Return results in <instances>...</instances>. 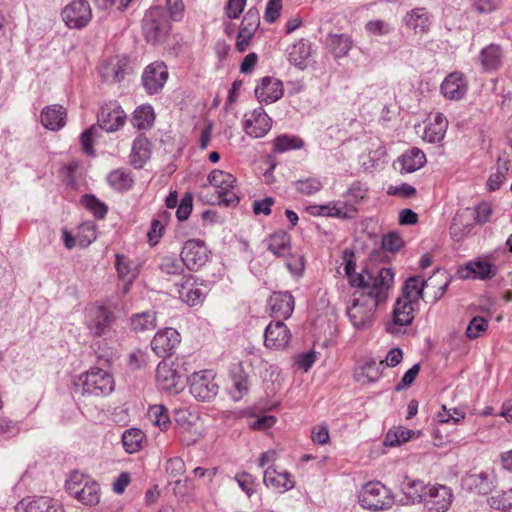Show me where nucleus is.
<instances>
[{
  "label": "nucleus",
  "mask_w": 512,
  "mask_h": 512,
  "mask_svg": "<svg viewBox=\"0 0 512 512\" xmlns=\"http://www.w3.org/2000/svg\"><path fill=\"white\" fill-rule=\"evenodd\" d=\"M417 436L418 434L413 430L404 427H396L387 432L385 443L389 446H397Z\"/></svg>",
  "instance_id": "obj_55"
},
{
  "label": "nucleus",
  "mask_w": 512,
  "mask_h": 512,
  "mask_svg": "<svg viewBox=\"0 0 512 512\" xmlns=\"http://www.w3.org/2000/svg\"><path fill=\"white\" fill-rule=\"evenodd\" d=\"M284 93L283 84L279 79L263 77L255 89V96L261 103L270 104L279 100Z\"/></svg>",
  "instance_id": "obj_26"
},
{
  "label": "nucleus",
  "mask_w": 512,
  "mask_h": 512,
  "mask_svg": "<svg viewBox=\"0 0 512 512\" xmlns=\"http://www.w3.org/2000/svg\"><path fill=\"white\" fill-rule=\"evenodd\" d=\"M381 302L366 294L364 291H355L352 295L351 305L348 307V316L354 327L364 329L370 327L374 321L375 312Z\"/></svg>",
  "instance_id": "obj_3"
},
{
  "label": "nucleus",
  "mask_w": 512,
  "mask_h": 512,
  "mask_svg": "<svg viewBox=\"0 0 512 512\" xmlns=\"http://www.w3.org/2000/svg\"><path fill=\"white\" fill-rule=\"evenodd\" d=\"M488 328V320L481 316L474 317L466 329V336L469 339H476L482 336Z\"/></svg>",
  "instance_id": "obj_60"
},
{
  "label": "nucleus",
  "mask_w": 512,
  "mask_h": 512,
  "mask_svg": "<svg viewBox=\"0 0 512 512\" xmlns=\"http://www.w3.org/2000/svg\"><path fill=\"white\" fill-rule=\"evenodd\" d=\"M424 286L425 280L420 275L411 276L405 281L402 293L394 304L391 319L385 325L388 333L400 334L412 324L419 300L423 296Z\"/></svg>",
  "instance_id": "obj_1"
},
{
  "label": "nucleus",
  "mask_w": 512,
  "mask_h": 512,
  "mask_svg": "<svg viewBox=\"0 0 512 512\" xmlns=\"http://www.w3.org/2000/svg\"><path fill=\"white\" fill-rule=\"evenodd\" d=\"M328 41L332 53L336 57L346 56L353 44L351 37L346 34L329 35Z\"/></svg>",
  "instance_id": "obj_52"
},
{
  "label": "nucleus",
  "mask_w": 512,
  "mask_h": 512,
  "mask_svg": "<svg viewBox=\"0 0 512 512\" xmlns=\"http://www.w3.org/2000/svg\"><path fill=\"white\" fill-rule=\"evenodd\" d=\"M80 203L84 208L90 211L96 219H104L108 212V206L91 194L83 195Z\"/></svg>",
  "instance_id": "obj_53"
},
{
  "label": "nucleus",
  "mask_w": 512,
  "mask_h": 512,
  "mask_svg": "<svg viewBox=\"0 0 512 512\" xmlns=\"http://www.w3.org/2000/svg\"><path fill=\"white\" fill-rule=\"evenodd\" d=\"M63 242L67 249L76 245L82 248L88 247L97 238V226L93 222H83L77 227L76 235L73 236L67 229L62 230Z\"/></svg>",
  "instance_id": "obj_19"
},
{
  "label": "nucleus",
  "mask_w": 512,
  "mask_h": 512,
  "mask_svg": "<svg viewBox=\"0 0 512 512\" xmlns=\"http://www.w3.org/2000/svg\"><path fill=\"white\" fill-rule=\"evenodd\" d=\"M168 79V70L164 62L155 61L148 65L142 75L143 86L149 94L158 93Z\"/></svg>",
  "instance_id": "obj_20"
},
{
  "label": "nucleus",
  "mask_w": 512,
  "mask_h": 512,
  "mask_svg": "<svg viewBox=\"0 0 512 512\" xmlns=\"http://www.w3.org/2000/svg\"><path fill=\"white\" fill-rule=\"evenodd\" d=\"M456 432V429L449 432L446 431L443 427L436 426L432 433L433 444L437 447H447L449 445L459 447L461 443L460 441H456L454 437Z\"/></svg>",
  "instance_id": "obj_58"
},
{
  "label": "nucleus",
  "mask_w": 512,
  "mask_h": 512,
  "mask_svg": "<svg viewBox=\"0 0 512 512\" xmlns=\"http://www.w3.org/2000/svg\"><path fill=\"white\" fill-rule=\"evenodd\" d=\"M247 0H228L224 6V14L228 20L238 19L245 7Z\"/></svg>",
  "instance_id": "obj_62"
},
{
  "label": "nucleus",
  "mask_w": 512,
  "mask_h": 512,
  "mask_svg": "<svg viewBox=\"0 0 512 512\" xmlns=\"http://www.w3.org/2000/svg\"><path fill=\"white\" fill-rule=\"evenodd\" d=\"M67 120V110L59 104L48 105L44 107L40 114L42 125L52 131H58L63 128Z\"/></svg>",
  "instance_id": "obj_33"
},
{
  "label": "nucleus",
  "mask_w": 512,
  "mask_h": 512,
  "mask_svg": "<svg viewBox=\"0 0 512 512\" xmlns=\"http://www.w3.org/2000/svg\"><path fill=\"white\" fill-rule=\"evenodd\" d=\"M387 195L395 196L402 199L415 197L417 194L416 189L407 184L402 183L400 185H389L386 190Z\"/></svg>",
  "instance_id": "obj_61"
},
{
  "label": "nucleus",
  "mask_w": 512,
  "mask_h": 512,
  "mask_svg": "<svg viewBox=\"0 0 512 512\" xmlns=\"http://www.w3.org/2000/svg\"><path fill=\"white\" fill-rule=\"evenodd\" d=\"M466 481L471 490L480 494H486L491 490V481L486 472L471 473Z\"/></svg>",
  "instance_id": "obj_56"
},
{
  "label": "nucleus",
  "mask_w": 512,
  "mask_h": 512,
  "mask_svg": "<svg viewBox=\"0 0 512 512\" xmlns=\"http://www.w3.org/2000/svg\"><path fill=\"white\" fill-rule=\"evenodd\" d=\"M184 362L182 359L161 361L155 374V382L158 389L165 392H177L181 383L183 373L181 368Z\"/></svg>",
  "instance_id": "obj_6"
},
{
  "label": "nucleus",
  "mask_w": 512,
  "mask_h": 512,
  "mask_svg": "<svg viewBox=\"0 0 512 512\" xmlns=\"http://www.w3.org/2000/svg\"><path fill=\"white\" fill-rule=\"evenodd\" d=\"M235 480L237 481L240 488L250 497L253 493L256 492V480L254 476L248 472H239L235 476Z\"/></svg>",
  "instance_id": "obj_63"
},
{
  "label": "nucleus",
  "mask_w": 512,
  "mask_h": 512,
  "mask_svg": "<svg viewBox=\"0 0 512 512\" xmlns=\"http://www.w3.org/2000/svg\"><path fill=\"white\" fill-rule=\"evenodd\" d=\"M115 267L119 278L127 281V284L124 287V292H128L129 285L137 277L138 272L136 268L132 267V263L128 257L121 254L116 255Z\"/></svg>",
  "instance_id": "obj_46"
},
{
  "label": "nucleus",
  "mask_w": 512,
  "mask_h": 512,
  "mask_svg": "<svg viewBox=\"0 0 512 512\" xmlns=\"http://www.w3.org/2000/svg\"><path fill=\"white\" fill-rule=\"evenodd\" d=\"M200 416L189 408H179L174 411L175 433L186 445L196 443L202 433L198 425Z\"/></svg>",
  "instance_id": "obj_4"
},
{
  "label": "nucleus",
  "mask_w": 512,
  "mask_h": 512,
  "mask_svg": "<svg viewBox=\"0 0 512 512\" xmlns=\"http://www.w3.org/2000/svg\"><path fill=\"white\" fill-rule=\"evenodd\" d=\"M145 434L139 429H130L124 432L122 436V444L126 452H138L145 442Z\"/></svg>",
  "instance_id": "obj_50"
},
{
  "label": "nucleus",
  "mask_w": 512,
  "mask_h": 512,
  "mask_svg": "<svg viewBox=\"0 0 512 512\" xmlns=\"http://www.w3.org/2000/svg\"><path fill=\"white\" fill-rule=\"evenodd\" d=\"M155 121V112L151 105H141L133 113L132 124L139 130L149 129Z\"/></svg>",
  "instance_id": "obj_45"
},
{
  "label": "nucleus",
  "mask_w": 512,
  "mask_h": 512,
  "mask_svg": "<svg viewBox=\"0 0 512 512\" xmlns=\"http://www.w3.org/2000/svg\"><path fill=\"white\" fill-rule=\"evenodd\" d=\"M109 185L119 191L124 192L133 187L134 179L129 171L123 169H115L107 176Z\"/></svg>",
  "instance_id": "obj_44"
},
{
  "label": "nucleus",
  "mask_w": 512,
  "mask_h": 512,
  "mask_svg": "<svg viewBox=\"0 0 512 512\" xmlns=\"http://www.w3.org/2000/svg\"><path fill=\"white\" fill-rule=\"evenodd\" d=\"M242 128L248 136L262 138L271 130L272 119L263 108L258 107L244 114Z\"/></svg>",
  "instance_id": "obj_13"
},
{
  "label": "nucleus",
  "mask_w": 512,
  "mask_h": 512,
  "mask_svg": "<svg viewBox=\"0 0 512 512\" xmlns=\"http://www.w3.org/2000/svg\"><path fill=\"white\" fill-rule=\"evenodd\" d=\"M128 68V60L122 56H111L100 66V74L104 80L109 82L120 81Z\"/></svg>",
  "instance_id": "obj_34"
},
{
  "label": "nucleus",
  "mask_w": 512,
  "mask_h": 512,
  "mask_svg": "<svg viewBox=\"0 0 512 512\" xmlns=\"http://www.w3.org/2000/svg\"><path fill=\"white\" fill-rule=\"evenodd\" d=\"M448 120L440 113H430L424 120V130L422 138L430 143L440 142L446 133Z\"/></svg>",
  "instance_id": "obj_25"
},
{
  "label": "nucleus",
  "mask_w": 512,
  "mask_h": 512,
  "mask_svg": "<svg viewBox=\"0 0 512 512\" xmlns=\"http://www.w3.org/2000/svg\"><path fill=\"white\" fill-rule=\"evenodd\" d=\"M312 54V46L309 42L301 39L297 41L289 50L288 60L289 62L300 68L304 69L307 67L309 59Z\"/></svg>",
  "instance_id": "obj_39"
},
{
  "label": "nucleus",
  "mask_w": 512,
  "mask_h": 512,
  "mask_svg": "<svg viewBox=\"0 0 512 512\" xmlns=\"http://www.w3.org/2000/svg\"><path fill=\"white\" fill-rule=\"evenodd\" d=\"M460 276L464 279H490L496 274V267L490 259L483 258L469 261L464 267L459 269Z\"/></svg>",
  "instance_id": "obj_29"
},
{
  "label": "nucleus",
  "mask_w": 512,
  "mask_h": 512,
  "mask_svg": "<svg viewBox=\"0 0 512 512\" xmlns=\"http://www.w3.org/2000/svg\"><path fill=\"white\" fill-rule=\"evenodd\" d=\"M80 163L76 160H71L62 165L59 170V177L61 181L65 184V198L69 200L74 199L73 192L79 190V185L77 182V178L82 176V172L80 169Z\"/></svg>",
  "instance_id": "obj_30"
},
{
  "label": "nucleus",
  "mask_w": 512,
  "mask_h": 512,
  "mask_svg": "<svg viewBox=\"0 0 512 512\" xmlns=\"http://www.w3.org/2000/svg\"><path fill=\"white\" fill-rule=\"evenodd\" d=\"M76 385L81 387L84 395L102 397L114 391L115 380L110 372L92 367L78 376Z\"/></svg>",
  "instance_id": "obj_2"
},
{
  "label": "nucleus",
  "mask_w": 512,
  "mask_h": 512,
  "mask_svg": "<svg viewBox=\"0 0 512 512\" xmlns=\"http://www.w3.org/2000/svg\"><path fill=\"white\" fill-rule=\"evenodd\" d=\"M480 62L486 71L497 70L502 64V50L499 45L490 44L480 53Z\"/></svg>",
  "instance_id": "obj_42"
},
{
  "label": "nucleus",
  "mask_w": 512,
  "mask_h": 512,
  "mask_svg": "<svg viewBox=\"0 0 512 512\" xmlns=\"http://www.w3.org/2000/svg\"><path fill=\"white\" fill-rule=\"evenodd\" d=\"M476 225L472 208L466 207L459 209L453 217L450 234L456 241L462 240L467 236Z\"/></svg>",
  "instance_id": "obj_28"
},
{
  "label": "nucleus",
  "mask_w": 512,
  "mask_h": 512,
  "mask_svg": "<svg viewBox=\"0 0 512 512\" xmlns=\"http://www.w3.org/2000/svg\"><path fill=\"white\" fill-rule=\"evenodd\" d=\"M131 326L135 331L153 330L156 327L155 312H142L133 315Z\"/></svg>",
  "instance_id": "obj_57"
},
{
  "label": "nucleus",
  "mask_w": 512,
  "mask_h": 512,
  "mask_svg": "<svg viewBox=\"0 0 512 512\" xmlns=\"http://www.w3.org/2000/svg\"><path fill=\"white\" fill-rule=\"evenodd\" d=\"M212 370H203L192 374L190 379V393L198 401H210L218 393V385L214 381Z\"/></svg>",
  "instance_id": "obj_12"
},
{
  "label": "nucleus",
  "mask_w": 512,
  "mask_h": 512,
  "mask_svg": "<svg viewBox=\"0 0 512 512\" xmlns=\"http://www.w3.org/2000/svg\"><path fill=\"white\" fill-rule=\"evenodd\" d=\"M490 508L494 510L506 511L512 508V488L502 491L487 499Z\"/></svg>",
  "instance_id": "obj_59"
},
{
  "label": "nucleus",
  "mask_w": 512,
  "mask_h": 512,
  "mask_svg": "<svg viewBox=\"0 0 512 512\" xmlns=\"http://www.w3.org/2000/svg\"><path fill=\"white\" fill-rule=\"evenodd\" d=\"M360 505L372 511L388 509L393 504L389 489L379 481L365 484L359 494Z\"/></svg>",
  "instance_id": "obj_5"
},
{
  "label": "nucleus",
  "mask_w": 512,
  "mask_h": 512,
  "mask_svg": "<svg viewBox=\"0 0 512 512\" xmlns=\"http://www.w3.org/2000/svg\"><path fill=\"white\" fill-rule=\"evenodd\" d=\"M398 161L401 165V171L410 173L420 169L425 164L426 156L422 150L412 148L406 151Z\"/></svg>",
  "instance_id": "obj_41"
},
{
  "label": "nucleus",
  "mask_w": 512,
  "mask_h": 512,
  "mask_svg": "<svg viewBox=\"0 0 512 512\" xmlns=\"http://www.w3.org/2000/svg\"><path fill=\"white\" fill-rule=\"evenodd\" d=\"M67 490L85 505H96L100 499L98 483L78 473L71 475L67 482Z\"/></svg>",
  "instance_id": "obj_9"
},
{
  "label": "nucleus",
  "mask_w": 512,
  "mask_h": 512,
  "mask_svg": "<svg viewBox=\"0 0 512 512\" xmlns=\"http://www.w3.org/2000/svg\"><path fill=\"white\" fill-rule=\"evenodd\" d=\"M384 369V361L376 362L375 360H367L360 365L355 372L356 380L362 384H367L377 381Z\"/></svg>",
  "instance_id": "obj_38"
},
{
  "label": "nucleus",
  "mask_w": 512,
  "mask_h": 512,
  "mask_svg": "<svg viewBox=\"0 0 512 512\" xmlns=\"http://www.w3.org/2000/svg\"><path fill=\"white\" fill-rule=\"evenodd\" d=\"M182 264L190 271H198L210 260L211 252L200 239L187 240L181 249Z\"/></svg>",
  "instance_id": "obj_10"
},
{
  "label": "nucleus",
  "mask_w": 512,
  "mask_h": 512,
  "mask_svg": "<svg viewBox=\"0 0 512 512\" xmlns=\"http://www.w3.org/2000/svg\"><path fill=\"white\" fill-rule=\"evenodd\" d=\"M304 146V141L294 135L282 134L273 140V151L275 153H284L290 150L301 149Z\"/></svg>",
  "instance_id": "obj_49"
},
{
  "label": "nucleus",
  "mask_w": 512,
  "mask_h": 512,
  "mask_svg": "<svg viewBox=\"0 0 512 512\" xmlns=\"http://www.w3.org/2000/svg\"><path fill=\"white\" fill-rule=\"evenodd\" d=\"M263 481L267 487L280 492H285L295 486L293 476L285 470H279L274 465L269 466L265 470Z\"/></svg>",
  "instance_id": "obj_32"
},
{
  "label": "nucleus",
  "mask_w": 512,
  "mask_h": 512,
  "mask_svg": "<svg viewBox=\"0 0 512 512\" xmlns=\"http://www.w3.org/2000/svg\"><path fill=\"white\" fill-rule=\"evenodd\" d=\"M127 116L116 101H109L105 103L98 114L99 126L108 131L113 132L120 129L126 123Z\"/></svg>",
  "instance_id": "obj_16"
},
{
  "label": "nucleus",
  "mask_w": 512,
  "mask_h": 512,
  "mask_svg": "<svg viewBox=\"0 0 512 512\" xmlns=\"http://www.w3.org/2000/svg\"><path fill=\"white\" fill-rule=\"evenodd\" d=\"M150 157L151 142L145 135L141 134L133 141L129 155L130 164L136 169H141Z\"/></svg>",
  "instance_id": "obj_36"
},
{
  "label": "nucleus",
  "mask_w": 512,
  "mask_h": 512,
  "mask_svg": "<svg viewBox=\"0 0 512 512\" xmlns=\"http://www.w3.org/2000/svg\"><path fill=\"white\" fill-rule=\"evenodd\" d=\"M407 25L415 30V33H425L429 28V16L425 8L413 9L407 17Z\"/></svg>",
  "instance_id": "obj_51"
},
{
  "label": "nucleus",
  "mask_w": 512,
  "mask_h": 512,
  "mask_svg": "<svg viewBox=\"0 0 512 512\" xmlns=\"http://www.w3.org/2000/svg\"><path fill=\"white\" fill-rule=\"evenodd\" d=\"M345 197L349 201L346 202L347 204H352L357 208V205L366 201L369 197V187L367 183L360 180L354 181L347 189Z\"/></svg>",
  "instance_id": "obj_47"
},
{
  "label": "nucleus",
  "mask_w": 512,
  "mask_h": 512,
  "mask_svg": "<svg viewBox=\"0 0 512 512\" xmlns=\"http://www.w3.org/2000/svg\"><path fill=\"white\" fill-rule=\"evenodd\" d=\"M295 300L289 292H273L268 299L267 309L275 319H288L294 310Z\"/></svg>",
  "instance_id": "obj_22"
},
{
  "label": "nucleus",
  "mask_w": 512,
  "mask_h": 512,
  "mask_svg": "<svg viewBox=\"0 0 512 512\" xmlns=\"http://www.w3.org/2000/svg\"><path fill=\"white\" fill-rule=\"evenodd\" d=\"M404 246V240L398 232H390L383 236L382 247L389 252H397Z\"/></svg>",
  "instance_id": "obj_64"
},
{
  "label": "nucleus",
  "mask_w": 512,
  "mask_h": 512,
  "mask_svg": "<svg viewBox=\"0 0 512 512\" xmlns=\"http://www.w3.org/2000/svg\"><path fill=\"white\" fill-rule=\"evenodd\" d=\"M292 334L282 321H271L264 332V346L267 349L284 350L290 343Z\"/></svg>",
  "instance_id": "obj_17"
},
{
  "label": "nucleus",
  "mask_w": 512,
  "mask_h": 512,
  "mask_svg": "<svg viewBox=\"0 0 512 512\" xmlns=\"http://www.w3.org/2000/svg\"><path fill=\"white\" fill-rule=\"evenodd\" d=\"M358 208L352 204L333 202L326 205H312L307 212L312 216L336 217L340 219H353L358 214Z\"/></svg>",
  "instance_id": "obj_21"
},
{
  "label": "nucleus",
  "mask_w": 512,
  "mask_h": 512,
  "mask_svg": "<svg viewBox=\"0 0 512 512\" xmlns=\"http://www.w3.org/2000/svg\"><path fill=\"white\" fill-rule=\"evenodd\" d=\"M171 20L162 7L150 8L144 17V29L148 40L159 42L167 37L171 31Z\"/></svg>",
  "instance_id": "obj_8"
},
{
  "label": "nucleus",
  "mask_w": 512,
  "mask_h": 512,
  "mask_svg": "<svg viewBox=\"0 0 512 512\" xmlns=\"http://www.w3.org/2000/svg\"><path fill=\"white\" fill-rule=\"evenodd\" d=\"M17 512H64L62 504L46 496L24 498L16 506Z\"/></svg>",
  "instance_id": "obj_24"
},
{
  "label": "nucleus",
  "mask_w": 512,
  "mask_h": 512,
  "mask_svg": "<svg viewBox=\"0 0 512 512\" xmlns=\"http://www.w3.org/2000/svg\"><path fill=\"white\" fill-rule=\"evenodd\" d=\"M468 82L462 72L454 71L448 74L443 80L440 91L449 100L459 101L467 93Z\"/></svg>",
  "instance_id": "obj_23"
},
{
  "label": "nucleus",
  "mask_w": 512,
  "mask_h": 512,
  "mask_svg": "<svg viewBox=\"0 0 512 512\" xmlns=\"http://www.w3.org/2000/svg\"><path fill=\"white\" fill-rule=\"evenodd\" d=\"M114 319L113 313L108 308L98 306L91 310L89 329L94 335L100 336L113 323Z\"/></svg>",
  "instance_id": "obj_37"
},
{
  "label": "nucleus",
  "mask_w": 512,
  "mask_h": 512,
  "mask_svg": "<svg viewBox=\"0 0 512 512\" xmlns=\"http://www.w3.org/2000/svg\"><path fill=\"white\" fill-rule=\"evenodd\" d=\"M252 360L247 358L234 364L230 370L234 391L232 396L235 400L242 398L248 391V370L252 369Z\"/></svg>",
  "instance_id": "obj_27"
},
{
  "label": "nucleus",
  "mask_w": 512,
  "mask_h": 512,
  "mask_svg": "<svg viewBox=\"0 0 512 512\" xmlns=\"http://www.w3.org/2000/svg\"><path fill=\"white\" fill-rule=\"evenodd\" d=\"M180 298L190 306L201 304L205 298V294L197 279L193 275L184 278L179 288Z\"/></svg>",
  "instance_id": "obj_35"
},
{
  "label": "nucleus",
  "mask_w": 512,
  "mask_h": 512,
  "mask_svg": "<svg viewBox=\"0 0 512 512\" xmlns=\"http://www.w3.org/2000/svg\"><path fill=\"white\" fill-rule=\"evenodd\" d=\"M61 16L69 28L81 29L91 21L92 11L87 1L76 0L64 7Z\"/></svg>",
  "instance_id": "obj_14"
},
{
  "label": "nucleus",
  "mask_w": 512,
  "mask_h": 512,
  "mask_svg": "<svg viewBox=\"0 0 512 512\" xmlns=\"http://www.w3.org/2000/svg\"><path fill=\"white\" fill-rule=\"evenodd\" d=\"M268 249L277 257L288 256L291 250L290 235L283 230L274 232L268 238Z\"/></svg>",
  "instance_id": "obj_40"
},
{
  "label": "nucleus",
  "mask_w": 512,
  "mask_h": 512,
  "mask_svg": "<svg viewBox=\"0 0 512 512\" xmlns=\"http://www.w3.org/2000/svg\"><path fill=\"white\" fill-rule=\"evenodd\" d=\"M179 334L175 329L167 328L158 331L151 342L152 350L158 356L169 355L179 344Z\"/></svg>",
  "instance_id": "obj_31"
},
{
  "label": "nucleus",
  "mask_w": 512,
  "mask_h": 512,
  "mask_svg": "<svg viewBox=\"0 0 512 512\" xmlns=\"http://www.w3.org/2000/svg\"><path fill=\"white\" fill-rule=\"evenodd\" d=\"M147 415L149 420L161 431H167L170 428L171 421L165 406L160 404L151 405Z\"/></svg>",
  "instance_id": "obj_48"
},
{
  "label": "nucleus",
  "mask_w": 512,
  "mask_h": 512,
  "mask_svg": "<svg viewBox=\"0 0 512 512\" xmlns=\"http://www.w3.org/2000/svg\"><path fill=\"white\" fill-rule=\"evenodd\" d=\"M209 184L215 188L218 198L226 205L239 202L236 194V178L229 172L214 169L208 175Z\"/></svg>",
  "instance_id": "obj_11"
},
{
  "label": "nucleus",
  "mask_w": 512,
  "mask_h": 512,
  "mask_svg": "<svg viewBox=\"0 0 512 512\" xmlns=\"http://www.w3.org/2000/svg\"><path fill=\"white\" fill-rule=\"evenodd\" d=\"M394 284V272L391 268H381L377 274L366 273L364 275L363 285L357 286L360 291L373 296L380 302H384L388 296V291Z\"/></svg>",
  "instance_id": "obj_7"
},
{
  "label": "nucleus",
  "mask_w": 512,
  "mask_h": 512,
  "mask_svg": "<svg viewBox=\"0 0 512 512\" xmlns=\"http://www.w3.org/2000/svg\"><path fill=\"white\" fill-rule=\"evenodd\" d=\"M259 26L260 17L258 11L255 8L249 9L240 23L236 36L235 48L238 52L243 53L247 50Z\"/></svg>",
  "instance_id": "obj_15"
},
{
  "label": "nucleus",
  "mask_w": 512,
  "mask_h": 512,
  "mask_svg": "<svg viewBox=\"0 0 512 512\" xmlns=\"http://www.w3.org/2000/svg\"><path fill=\"white\" fill-rule=\"evenodd\" d=\"M344 271L352 287L363 285L364 274L356 272L355 254L352 250L343 251Z\"/></svg>",
  "instance_id": "obj_43"
},
{
  "label": "nucleus",
  "mask_w": 512,
  "mask_h": 512,
  "mask_svg": "<svg viewBox=\"0 0 512 512\" xmlns=\"http://www.w3.org/2000/svg\"><path fill=\"white\" fill-rule=\"evenodd\" d=\"M432 484H425L421 480H412L404 488V493L412 502H423L427 496L428 488Z\"/></svg>",
  "instance_id": "obj_54"
},
{
  "label": "nucleus",
  "mask_w": 512,
  "mask_h": 512,
  "mask_svg": "<svg viewBox=\"0 0 512 512\" xmlns=\"http://www.w3.org/2000/svg\"><path fill=\"white\" fill-rule=\"evenodd\" d=\"M453 501V493L450 487L435 483L428 488L424 505L429 512H446Z\"/></svg>",
  "instance_id": "obj_18"
}]
</instances>
